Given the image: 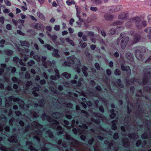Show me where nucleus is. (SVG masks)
<instances>
[{
	"mask_svg": "<svg viewBox=\"0 0 151 151\" xmlns=\"http://www.w3.org/2000/svg\"><path fill=\"white\" fill-rule=\"evenodd\" d=\"M41 118L42 120H46L50 123L49 125L46 126L42 131L40 129L42 128L43 126L35 121L31 123L33 127L28 125L24 128H21L23 129L22 133L23 134H25L29 130H31L32 132L36 135L33 136V138L37 140V146H36L35 145H33L36 148L33 146L32 141H27L26 142V145L29 146V149L31 151H47L48 149L45 146L48 147V145H52V144L48 141L50 138L53 139V135L51 130L47 128V127H50L54 129H57L58 131L57 132L58 135L63 134V129L61 126L59 125L58 122L53 119L45 112L42 114Z\"/></svg>",
	"mask_w": 151,
	"mask_h": 151,
	"instance_id": "1",
	"label": "nucleus"
},
{
	"mask_svg": "<svg viewBox=\"0 0 151 151\" xmlns=\"http://www.w3.org/2000/svg\"><path fill=\"white\" fill-rule=\"evenodd\" d=\"M6 117L4 115H2L0 116V133L2 134L4 131V127L6 125L7 122ZM15 128L13 129L12 132L14 134V135L9 137L8 139V141L10 142L18 143L17 144H14L11 147H6L2 144L4 142L3 138L4 136L1 135L0 137V149L3 151H15L21 150L22 146L21 145L19 142H18V140L17 138V135Z\"/></svg>",
	"mask_w": 151,
	"mask_h": 151,
	"instance_id": "2",
	"label": "nucleus"
},
{
	"mask_svg": "<svg viewBox=\"0 0 151 151\" xmlns=\"http://www.w3.org/2000/svg\"><path fill=\"white\" fill-rule=\"evenodd\" d=\"M66 142H63L62 144L61 139L59 140L58 142L59 146L61 147H58L60 151H78L77 148L79 147V142L71 137L68 134H65V135Z\"/></svg>",
	"mask_w": 151,
	"mask_h": 151,
	"instance_id": "3",
	"label": "nucleus"
},
{
	"mask_svg": "<svg viewBox=\"0 0 151 151\" xmlns=\"http://www.w3.org/2000/svg\"><path fill=\"white\" fill-rule=\"evenodd\" d=\"M79 122H80L81 124L79 125V126L81 129H78V130L76 129L73 128L72 129L73 131L75 134H77L78 132L80 134H86L87 131L83 129V128L85 129H88V127L86 125V124L89 126H90L91 125L92 123L91 121L87 122L86 119L83 117L79 118V120H77L76 121L75 119L73 120L72 121L71 126H66L67 128L68 129H70L71 127L73 128L75 123L76 125H78Z\"/></svg>",
	"mask_w": 151,
	"mask_h": 151,
	"instance_id": "4",
	"label": "nucleus"
},
{
	"mask_svg": "<svg viewBox=\"0 0 151 151\" xmlns=\"http://www.w3.org/2000/svg\"><path fill=\"white\" fill-rule=\"evenodd\" d=\"M34 99L31 98L28 99V105L27 106V110H29V106L28 105H29L30 106H32L34 103L35 101L34 100ZM36 99L37 101L38 102L39 104L36 103H35L34 108L35 109H37L38 111L36 112L35 111L32 110L30 111L29 112L31 115V118L30 119L29 118V119L30 120V121H32L33 120L34 118H37V117L39 116V111L40 109V108L42 107L45 103V100L44 98H42L40 100V99Z\"/></svg>",
	"mask_w": 151,
	"mask_h": 151,
	"instance_id": "5",
	"label": "nucleus"
},
{
	"mask_svg": "<svg viewBox=\"0 0 151 151\" xmlns=\"http://www.w3.org/2000/svg\"><path fill=\"white\" fill-rule=\"evenodd\" d=\"M144 75L142 79L140 80L134 78L131 80L132 83L137 82L140 84H142L145 85L147 83H151V69L145 68L144 70Z\"/></svg>",
	"mask_w": 151,
	"mask_h": 151,
	"instance_id": "6",
	"label": "nucleus"
},
{
	"mask_svg": "<svg viewBox=\"0 0 151 151\" xmlns=\"http://www.w3.org/2000/svg\"><path fill=\"white\" fill-rule=\"evenodd\" d=\"M127 101L128 103L127 106V110L128 112V115L124 118V121L127 124L130 123L132 124V125L134 127H136L137 125V124H135V121H134V119H133L132 120L130 115V113L132 111V110L130 108L129 105L131 108L134 109V103H130L129 101Z\"/></svg>",
	"mask_w": 151,
	"mask_h": 151,
	"instance_id": "7",
	"label": "nucleus"
},
{
	"mask_svg": "<svg viewBox=\"0 0 151 151\" xmlns=\"http://www.w3.org/2000/svg\"><path fill=\"white\" fill-rule=\"evenodd\" d=\"M134 23L136 27L138 29H141L147 26V22L145 20L142 21L140 17H134Z\"/></svg>",
	"mask_w": 151,
	"mask_h": 151,
	"instance_id": "8",
	"label": "nucleus"
},
{
	"mask_svg": "<svg viewBox=\"0 0 151 151\" xmlns=\"http://www.w3.org/2000/svg\"><path fill=\"white\" fill-rule=\"evenodd\" d=\"M137 49L135 50L134 52V55L139 60L142 61L144 58V56L143 54L141 52H145V48L144 47H137Z\"/></svg>",
	"mask_w": 151,
	"mask_h": 151,
	"instance_id": "9",
	"label": "nucleus"
},
{
	"mask_svg": "<svg viewBox=\"0 0 151 151\" xmlns=\"http://www.w3.org/2000/svg\"><path fill=\"white\" fill-rule=\"evenodd\" d=\"M140 102L138 100L136 102L135 104L136 108L138 109V110L135 113V116L137 118L141 119H142L143 111L141 108H140Z\"/></svg>",
	"mask_w": 151,
	"mask_h": 151,
	"instance_id": "10",
	"label": "nucleus"
},
{
	"mask_svg": "<svg viewBox=\"0 0 151 151\" xmlns=\"http://www.w3.org/2000/svg\"><path fill=\"white\" fill-rule=\"evenodd\" d=\"M65 104L66 107L69 108H68L65 111V112L69 114H66L65 117L69 119H71L73 117V116L72 113L75 112V111H74L70 110V109L73 106V104L69 102Z\"/></svg>",
	"mask_w": 151,
	"mask_h": 151,
	"instance_id": "11",
	"label": "nucleus"
},
{
	"mask_svg": "<svg viewBox=\"0 0 151 151\" xmlns=\"http://www.w3.org/2000/svg\"><path fill=\"white\" fill-rule=\"evenodd\" d=\"M149 124H146L147 131L141 136V137L143 139H151V129L148 126Z\"/></svg>",
	"mask_w": 151,
	"mask_h": 151,
	"instance_id": "12",
	"label": "nucleus"
},
{
	"mask_svg": "<svg viewBox=\"0 0 151 151\" xmlns=\"http://www.w3.org/2000/svg\"><path fill=\"white\" fill-rule=\"evenodd\" d=\"M76 58L74 56H72L68 57L67 61H65L63 64V65L70 66V64H75Z\"/></svg>",
	"mask_w": 151,
	"mask_h": 151,
	"instance_id": "13",
	"label": "nucleus"
},
{
	"mask_svg": "<svg viewBox=\"0 0 151 151\" xmlns=\"http://www.w3.org/2000/svg\"><path fill=\"white\" fill-rule=\"evenodd\" d=\"M129 40V38L128 37H126L121 40L119 45L122 49L124 50Z\"/></svg>",
	"mask_w": 151,
	"mask_h": 151,
	"instance_id": "14",
	"label": "nucleus"
},
{
	"mask_svg": "<svg viewBox=\"0 0 151 151\" xmlns=\"http://www.w3.org/2000/svg\"><path fill=\"white\" fill-rule=\"evenodd\" d=\"M17 50L20 52V54L22 55H24L23 60L24 61H27L28 58V56L27 55H25L24 53H27L29 52V50L28 49H26L25 50L22 49L19 47L17 48Z\"/></svg>",
	"mask_w": 151,
	"mask_h": 151,
	"instance_id": "15",
	"label": "nucleus"
},
{
	"mask_svg": "<svg viewBox=\"0 0 151 151\" xmlns=\"http://www.w3.org/2000/svg\"><path fill=\"white\" fill-rule=\"evenodd\" d=\"M134 17L129 19L125 24V26L127 28H130L131 27L134 23Z\"/></svg>",
	"mask_w": 151,
	"mask_h": 151,
	"instance_id": "16",
	"label": "nucleus"
},
{
	"mask_svg": "<svg viewBox=\"0 0 151 151\" xmlns=\"http://www.w3.org/2000/svg\"><path fill=\"white\" fill-rule=\"evenodd\" d=\"M141 39V36L139 34H136L134 35L133 39L132 41V44H135L139 42Z\"/></svg>",
	"mask_w": 151,
	"mask_h": 151,
	"instance_id": "17",
	"label": "nucleus"
},
{
	"mask_svg": "<svg viewBox=\"0 0 151 151\" xmlns=\"http://www.w3.org/2000/svg\"><path fill=\"white\" fill-rule=\"evenodd\" d=\"M121 69L124 71H126L128 75H129L131 73V70L128 66H124L123 64L121 65Z\"/></svg>",
	"mask_w": 151,
	"mask_h": 151,
	"instance_id": "18",
	"label": "nucleus"
},
{
	"mask_svg": "<svg viewBox=\"0 0 151 151\" xmlns=\"http://www.w3.org/2000/svg\"><path fill=\"white\" fill-rule=\"evenodd\" d=\"M123 144V146L126 147H129L130 146L129 139L127 138L123 139L122 140Z\"/></svg>",
	"mask_w": 151,
	"mask_h": 151,
	"instance_id": "19",
	"label": "nucleus"
},
{
	"mask_svg": "<svg viewBox=\"0 0 151 151\" xmlns=\"http://www.w3.org/2000/svg\"><path fill=\"white\" fill-rule=\"evenodd\" d=\"M54 72L55 73V76L52 75L50 76V78L53 80H56L57 79L59 78L60 77V76L59 75V70L56 68L54 69Z\"/></svg>",
	"mask_w": 151,
	"mask_h": 151,
	"instance_id": "20",
	"label": "nucleus"
},
{
	"mask_svg": "<svg viewBox=\"0 0 151 151\" xmlns=\"http://www.w3.org/2000/svg\"><path fill=\"white\" fill-rule=\"evenodd\" d=\"M80 81H79L78 82V83H77V81L76 80H72L71 81V83L74 84H76V88L77 89H79L80 87V86L81 84V81H82L83 80V79L82 78H81L79 79Z\"/></svg>",
	"mask_w": 151,
	"mask_h": 151,
	"instance_id": "21",
	"label": "nucleus"
},
{
	"mask_svg": "<svg viewBox=\"0 0 151 151\" xmlns=\"http://www.w3.org/2000/svg\"><path fill=\"white\" fill-rule=\"evenodd\" d=\"M13 101L14 102L18 101L19 104H20V106L21 108H22L24 107V102L23 101L20 100L19 98H15L14 97Z\"/></svg>",
	"mask_w": 151,
	"mask_h": 151,
	"instance_id": "22",
	"label": "nucleus"
},
{
	"mask_svg": "<svg viewBox=\"0 0 151 151\" xmlns=\"http://www.w3.org/2000/svg\"><path fill=\"white\" fill-rule=\"evenodd\" d=\"M115 143L114 141L113 140H111L110 142L108 140H105L104 142V143L105 144L108 145L109 149H111V147L113 146Z\"/></svg>",
	"mask_w": 151,
	"mask_h": 151,
	"instance_id": "23",
	"label": "nucleus"
},
{
	"mask_svg": "<svg viewBox=\"0 0 151 151\" xmlns=\"http://www.w3.org/2000/svg\"><path fill=\"white\" fill-rule=\"evenodd\" d=\"M32 26L33 28H35L39 30H42L43 29V27L42 25L40 24L35 23L33 24Z\"/></svg>",
	"mask_w": 151,
	"mask_h": 151,
	"instance_id": "24",
	"label": "nucleus"
},
{
	"mask_svg": "<svg viewBox=\"0 0 151 151\" xmlns=\"http://www.w3.org/2000/svg\"><path fill=\"white\" fill-rule=\"evenodd\" d=\"M128 136L129 138L134 140L137 138L138 136V133H136L134 132L132 134L129 133L128 135Z\"/></svg>",
	"mask_w": 151,
	"mask_h": 151,
	"instance_id": "25",
	"label": "nucleus"
},
{
	"mask_svg": "<svg viewBox=\"0 0 151 151\" xmlns=\"http://www.w3.org/2000/svg\"><path fill=\"white\" fill-rule=\"evenodd\" d=\"M18 121V120L15 119L14 118H12L9 120V124L11 126H12L13 124L17 125Z\"/></svg>",
	"mask_w": 151,
	"mask_h": 151,
	"instance_id": "26",
	"label": "nucleus"
},
{
	"mask_svg": "<svg viewBox=\"0 0 151 151\" xmlns=\"http://www.w3.org/2000/svg\"><path fill=\"white\" fill-rule=\"evenodd\" d=\"M52 116L54 118L56 119H58L62 116V114L60 112H55L52 113Z\"/></svg>",
	"mask_w": 151,
	"mask_h": 151,
	"instance_id": "27",
	"label": "nucleus"
},
{
	"mask_svg": "<svg viewBox=\"0 0 151 151\" xmlns=\"http://www.w3.org/2000/svg\"><path fill=\"white\" fill-rule=\"evenodd\" d=\"M40 90V88L38 87H34L32 88V94L35 96H38V94L36 91H38Z\"/></svg>",
	"mask_w": 151,
	"mask_h": 151,
	"instance_id": "28",
	"label": "nucleus"
},
{
	"mask_svg": "<svg viewBox=\"0 0 151 151\" xmlns=\"http://www.w3.org/2000/svg\"><path fill=\"white\" fill-rule=\"evenodd\" d=\"M128 16L127 13L123 12L119 15L118 18L119 19H124L127 18Z\"/></svg>",
	"mask_w": 151,
	"mask_h": 151,
	"instance_id": "29",
	"label": "nucleus"
},
{
	"mask_svg": "<svg viewBox=\"0 0 151 151\" xmlns=\"http://www.w3.org/2000/svg\"><path fill=\"white\" fill-rule=\"evenodd\" d=\"M125 36V34L124 33H121L119 36V37L116 40V44L119 45L120 44V40H122L123 38Z\"/></svg>",
	"mask_w": 151,
	"mask_h": 151,
	"instance_id": "30",
	"label": "nucleus"
},
{
	"mask_svg": "<svg viewBox=\"0 0 151 151\" xmlns=\"http://www.w3.org/2000/svg\"><path fill=\"white\" fill-rule=\"evenodd\" d=\"M13 60L14 61H15V62H16L17 63H18L19 61V63L22 65H24V66H25V63H23V62H22V59H20L19 60V58H18V57H14V58H13Z\"/></svg>",
	"mask_w": 151,
	"mask_h": 151,
	"instance_id": "31",
	"label": "nucleus"
},
{
	"mask_svg": "<svg viewBox=\"0 0 151 151\" xmlns=\"http://www.w3.org/2000/svg\"><path fill=\"white\" fill-rule=\"evenodd\" d=\"M75 68L76 69L78 73H79L81 72V66L80 61L79 60L78 61L77 64H76Z\"/></svg>",
	"mask_w": 151,
	"mask_h": 151,
	"instance_id": "32",
	"label": "nucleus"
},
{
	"mask_svg": "<svg viewBox=\"0 0 151 151\" xmlns=\"http://www.w3.org/2000/svg\"><path fill=\"white\" fill-rule=\"evenodd\" d=\"M20 42L22 46H24L29 47L30 46L29 43L26 41L21 40Z\"/></svg>",
	"mask_w": 151,
	"mask_h": 151,
	"instance_id": "33",
	"label": "nucleus"
},
{
	"mask_svg": "<svg viewBox=\"0 0 151 151\" xmlns=\"http://www.w3.org/2000/svg\"><path fill=\"white\" fill-rule=\"evenodd\" d=\"M126 58L132 61L133 60V55L129 52H127L125 55Z\"/></svg>",
	"mask_w": 151,
	"mask_h": 151,
	"instance_id": "34",
	"label": "nucleus"
},
{
	"mask_svg": "<svg viewBox=\"0 0 151 151\" xmlns=\"http://www.w3.org/2000/svg\"><path fill=\"white\" fill-rule=\"evenodd\" d=\"M104 17L106 20L109 21L112 20L114 18V16L112 15L106 14L105 15Z\"/></svg>",
	"mask_w": 151,
	"mask_h": 151,
	"instance_id": "35",
	"label": "nucleus"
},
{
	"mask_svg": "<svg viewBox=\"0 0 151 151\" xmlns=\"http://www.w3.org/2000/svg\"><path fill=\"white\" fill-rule=\"evenodd\" d=\"M50 90L52 91L54 94L61 95V93L59 91H58L55 89L53 87L50 88Z\"/></svg>",
	"mask_w": 151,
	"mask_h": 151,
	"instance_id": "36",
	"label": "nucleus"
},
{
	"mask_svg": "<svg viewBox=\"0 0 151 151\" xmlns=\"http://www.w3.org/2000/svg\"><path fill=\"white\" fill-rule=\"evenodd\" d=\"M58 50L54 49L53 50V53L52 55L53 56L55 57L56 58L59 57L60 56L58 53Z\"/></svg>",
	"mask_w": 151,
	"mask_h": 151,
	"instance_id": "37",
	"label": "nucleus"
},
{
	"mask_svg": "<svg viewBox=\"0 0 151 151\" xmlns=\"http://www.w3.org/2000/svg\"><path fill=\"white\" fill-rule=\"evenodd\" d=\"M93 115L96 118H101L102 119H103L104 116L103 115L99 113L94 112L93 113Z\"/></svg>",
	"mask_w": 151,
	"mask_h": 151,
	"instance_id": "38",
	"label": "nucleus"
},
{
	"mask_svg": "<svg viewBox=\"0 0 151 151\" xmlns=\"http://www.w3.org/2000/svg\"><path fill=\"white\" fill-rule=\"evenodd\" d=\"M87 68L85 66H83L82 68V71L86 77L88 75V73L87 72Z\"/></svg>",
	"mask_w": 151,
	"mask_h": 151,
	"instance_id": "39",
	"label": "nucleus"
},
{
	"mask_svg": "<svg viewBox=\"0 0 151 151\" xmlns=\"http://www.w3.org/2000/svg\"><path fill=\"white\" fill-rule=\"evenodd\" d=\"M4 52L7 55L9 56L13 54V52L12 50H6L4 51Z\"/></svg>",
	"mask_w": 151,
	"mask_h": 151,
	"instance_id": "40",
	"label": "nucleus"
},
{
	"mask_svg": "<svg viewBox=\"0 0 151 151\" xmlns=\"http://www.w3.org/2000/svg\"><path fill=\"white\" fill-rule=\"evenodd\" d=\"M37 15L38 17L42 20H44L45 19V17L43 14L40 12H37Z\"/></svg>",
	"mask_w": 151,
	"mask_h": 151,
	"instance_id": "41",
	"label": "nucleus"
},
{
	"mask_svg": "<svg viewBox=\"0 0 151 151\" xmlns=\"http://www.w3.org/2000/svg\"><path fill=\"white\" fill-rule=\"evenodd\" d=\"M91 119L92 122H94L97 124H99L100 122V120L99 119H95L93 118H91Z\"/></svg>",
	"mask_w": 151,
	"mask_h": 151,
	"instance_id": "42",
	"label": "nucleus"
},
{
	"mask_svg": "<svg viewBox=\"0 0 151 151\" xmlns=\"http://www.w3.org/2000/svg\"><path fill=\"white\" fill-rule=\"evenodd\" d=\"M43 47L45 48H47L49 50L54 49L53 47L49 44L45 45H43Z\"/></svg>",
	"mask_w": 151,
	"mask_h": 151,
	"instance_id": "43",
	"label": "nucleus"
},
{
	"mask_svg": "<svg viewBox=\"0 0 151 151\" xmlns=\"http://www.w3.org/2000/svg\"><path fill=\"white\" fill-rule=\"evenodd\" d=\"M81 114L83 115L86 118H87L88 116V113L84 110L81 111Z\"/></svg>",
	"mask_w": 151,
	"mask_h": 151,
	"instance_id": "44",
	"label": "nucleus"
},
{
	"mask_svg": "<svg viewBox=\"0 0 151 151\" xmlns=\"http://www.w3.org/2000/svg\"><path fill=\"white\" fill-rule=\"evenodd\" d=\"M47 59L46 57L45 56H42V58L41 59V60H42V63L43 64V66L45 67V68H47V66L45 63V60H46Z\"/></svg>",
	"mask_w": 151,
	"mask_h": 151,
	"instance_id": "45",
	"label": "nucleus"
},
{
	"mask_svg": "<svg viewBox=\"0 0 151 151\" xmlns=\"http://www.w3.org/2000/svg\"><path fill=\"white\" fill-rule=\"evenodd\" d=\"M91 132H94L96 134H101L100 131L98 129H95V128L93 129H91Z\"/></svg>",
	"mask_w": 151,
	"mask_h": 151,
	"instance_id": "46",
	"label": "nucleus"
},
{
	"mask_svg": "<svg viewBox=\"0 0 151 151\" xmlns=\"http://www.w3.org/2000/svg\"><path fill=\"white\" fill-rule=\"evenodd\" d=\"M66 41L70 43V44L72 46H73L74 45V44L73 41L70 40L69 38H67L65 39Z\"/></svg>",
	"mask_w": 151,
	"mask_h": 151,
	"instance_id": "47",
	"label": "nucleus"
},
{
	"mask_svg": "<svg viewBox=\"0 0 151 151\" xmlns=\"http://www.w3.org/2000/svg\"><path fill=\"white\" fill-rule=\"evenodd\" d=\"M33 58L38 62H39L41 60L40 57L37 55H34Z\"/></svg>",
	"mask_w": 151,
	"mask_h": 151,
	"instance_id": "48",
	"label": "nucleus"
},
{
	"mask_svg": "<svg viewBox=\"0 0 151 151\" xmlns=\"http://www.w3.org/2000/svg\"><path fill=\"white\" fill-rule=\"evenodd\" d=\"M63 75L66 78H69L71 77V75L67 72H64L63 73Z\"/></svg>",
	"mask_w": 151,
	"mask_h": 151,
	"instance_id": "49",
	"label": "nucleus"
},
{
	"mask_svg": "<svg viewBox=\"0 0 151 151\" xmlns=\"http://www.w3.org/2000/svg\"><path fill=\"white\" fill-rule=\"evenodd\" d=\"M116 6H110L109 7V11L111 12H116V8H115Z\"/></svg>",
	"mask_w": 151,
	"mask_h": 151,
	"instance_id": "50",
	"label": "nucleus"
},
{
	"mask_svg": "<svg viewBox=\"0 0 151 151\" xmlns=\"http://www.w3.org/2000/svg\"><path fill=\"white\" fill-rule=\"evenodd\" d=\"M67 4L69 6L72 4H75V3L73 0H68L66 1Z\"/></svg>",
	"mask_w": 151,
	"mask_h": 151,
	"instance_id": "51",
	"label": "nucleus"
},
{
	"mask_svg": "<svg viewBox=\"0 0 151 151\" xmlns=\"http://www.w3.org/2000/svg\"><path fill=\"white\" fill-rule=\"evenodd\" d=\"M11 102L6 99L5 100V106L6 107L8 108L10 105Z\"/></svg>",
	"mask_w": 151,
	"mask_h": 151,
	"instance_id": "52",
	"label": "nucleus"
},
{
	"mask_svg": "<svg viewBox=\"0 0 151 151\" xmlns=\"http://www.w3.org/2000/svg\"><path fill=\"white\" fill-rule=\"evenodd\" d=\"M122 22H121L120 21H118L112 23V25L114 26L120 25L122 24Z\"/></svg>",
	"mask_w": 151,
	"mask_h": 151,
	"instance_id": "53",
	"label": "nucleus"
},
{
	"mask_svg": "<svg viewBox=\"0 0 151 151\" xmlns=\"http://www.w3.org/2000/svg\"><path fill=\"white\" fill-rule=\"evenodd\" d=\"M49 35L50 37L52 39L53 41H55L58 38L56 36L54 35H51L49 34Z\"/></svg>",
	"mask_w": 151,
	"mask_h": 151,
	"instance_id": "54",
	"label": "nucleus"
},
{
	"mask_svg": "<svg viewBox=\"0 0 151 151\" xmlns=\"http://www.w3.org/2000/svg\"><path fill=\"white\" fill-rule=\"evenodd\" d=\"M116 82L120 87L121 88L123 87V85L121 83V81L120 79H117V80Z\"/></svg>",
	"mask_w": 151,
	"mask_h": 151,
	"instance_id": "55",
	"label": "nucleus"
},
{
	"mask_svg": "<svg viewBox=\"0 0 151 151\" xmlns=\"http://www.w3.org/2000/svg\"><path fill=\"white\" fill-rule=\"evenodd\" d=\"M12 81L14 83H19V81L18 79L15 77H13L12 78Z\"/></svg>",
	"mask_w": 151,
	"mask_h": 151,
	"instance_id": "56",
	"label": "nucleus"
},
{
	"mask_svg": "<svg viewBox=\"0 0 151 151\" xmlns=\"http://www.w3.org/2000/svg\"><path fill=\"white\" fill-rule=\"evenodd\" d=\"M116 6L115 8H116V11H119L121 10L122 9V6L121 5H118L115 6Z\"/></svg>",
	"mask_w": 151,
	"mask_h": 151,
	"instance_id": "57",
	"label": "nucleus"
},
{
	"mask_svg": "<svg viewBox=\"0 0 151 151\" xmlns=\"http://www.w3.org/2000/svg\"><path fill=\"white\" fill-rule=\"evenodd\" d=\"M93 2L94 4H99L102 3V1L101 0H93Z\"/></svg>",
	"mask_w": 151,
	"mask_h": 151,
	"instance_id": "58",
	"label": "nucleus"
},
{
	"mask_svg": "<svg viewBox=\"0 0 151 151\" xmlns=\"http://www.w3.org/2000/svg\"><path fill=\"white\" fill-rule=\"evenodd\" d=\"M86 34L90 37H94V34L92 32H87Z\"/></svg>",
	"mask_w": 151,
	"mask_h": 151,
	"instance_id": "59",
	"label": "nucleus"
},
{
	"mask_svg": "<svg viewBox=\"0 0 151 151\" xmlns=\"http://www.w3.org/2000/svg\"><path fill=\"white\" fill-rule=\"evenodd\" d=\"M114 73L116 75L119 76L121 74V72L119 69H117L115 70Z\"/></svg>",
	"mask_w": 151,
	"mask_h": 151,
	"instance_id": "60",
	"label": "nucleus"
},
{
	"mask_svg": "<svg viewBox=\"0 0 151 151\" xmlns=\"http://www.w3.org/2000/svg\"><path fill=\"white\" fill-rule=\"evenodd\" d=\"M144 90L146 91L151 93V88H150V87L147 86L145 87Z\"/></svg>",
	"mask_w": 151,
	"mask_h": 151,
	"instance_id": "61",
	"label": "nucleus"
},
{
	"mask_svg": "<svg viewBox=\"0 0 151 151\" xmlns=\"http://www.w3.org/2000/svg\"><path fill=\"white\" fill-rule=\"evenodd\" d=\"M4 2L7 6H10L11 5V3L8 0H4Z\"/></svg>",
	"mask_w": 151,
	"mask_h": 151,
	"instance_id": "62",
	"label": "nucleus"
},
{
	"mask_svg": "<svg viewBox=\"0 0 151 151\" xmlns=\"http://www.w3.org/2000/svg\"><path fill=\"white\" fill-rule=\"evenodd\" d=\"M145 31L147 32L151 33V27H148L145 29Z\"/></svg>",
	"mask_w": 151,
	"mask_h": 151,
	"instance_id": "63",
	"label": "nucleus"
},
{
	"mask_svg": "<svg viewBox=\"0 0 151 151\" xmlns=\"http://www.w3.org/2000/svg\"><path fill=\"white\" fill-rule=\"evenodd\" d=\"M93 148L94 151H99V147L97 144L95 145V146L93 147Z\"/></svg>",
	"mask_w": 151,
	"mask_h": 151,
	"instance_id": "64",
	"label": "nucleus"
}]
</instances>
